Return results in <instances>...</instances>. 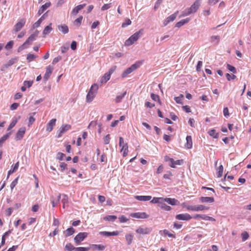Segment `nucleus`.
I'll return each instance as SVG.
<instances>
[{
	"label": "nucleus",
	"mask_w": 251,
	"mask_h": 251,
	"mask_svg": "<svg viewBox=\"0 0 251 251\" xmlns=\"http://www.w3.org/2000/svg\"><path fill=\"white\" fill-rule=\"evenodd\" d=\"M243 241H245L247 240L249 237L248 233L246 231L243 232L241 234Z\"/></svg>",
	"instance_id": "50"
},
{
	"label": "nucleus",
	"mask_w": 251,
	"mask_h": 251,
	"mask_svg": "<svg viewBox=\"0 0 251 251\" xmlns=\"http://www.w3.org/2000/svg\"><path fill=\"white\" fill-rule=\"evenodd\" d=\"M163 201L166 202L172 205H177L179 203L178 200L170 198H163Z\"/></svg>",
	"instance_id": "18"
},
{
	"label": "nucleus",
	"mask_w": 251,
	"mask_h": 251,
	"mask_svg": "<svg viewBox=\"0 0 251 251\" xmlns=\"http://www.w3.org/2000/svg\"><path fill=\"white\" fill-rule=\"evenodd\" d=\"M53 70V67L51 65H49L46 68V71L43 77V79L45 82H46L50 78L51 74H52Z\"/></svg>",
	"instance_id": "11"
},
{
	"label": "nucleus",
	"mask_w": 251,
	"mask_h": 251,
	"mask_svg": "<svg viewBox=\"0 0 251 251\" xmlns=\"http://www.w3.org/2000/svg\"><path fill=\"white\" fill-rule=\"evenodd\" d=\"M62 196V202L63 203V208H65L66 204L68 203V197L66 194H63Z\"/></svg>",
	"instance_id": "38"
},
{
	"label": "nucleus",
	"mask_w": 251,
	"mask_h": 251,
	"mask_svg": "<svg viewBox=\"0 0 251 251\" xmlns=\"http://www.w3.org/2000/svg\"><path fill=\"white\" fill-rule=\"evenodd\" d=\"M58 29L64 34H66L69 32L68 27L66 25H58Z\"/></svg>",
	"instance_id": "28"
},
{
	"label": "nucleus",
	"mask_w": 251,
	"mask_h": 251,
	"mask_svg": "<svg viewBox=\"0 0 251 251\" xmlns=\"http://www.w3.org/2000/svg\"><path fill=\"white\" fill-rule=\"evenodd\" d=\"M126 239L128 245H130L133 240V235L131 234H127L126 235Z\"/></svg>",
	"instance_id": "43"
},
{
	"label": "nucleus",
	"mask_w": 251,
	"mask_h": 251,
	"mask_svg": "<svg viewBox=\"0 0 251 251\" xmlns=\"http://www.w3.org/2000/svg\"><path fill=\"white\" fill-rule=\"evenodd\" d=\"M200 201L202 203H212L214 201V199L212 197H201L200 198Z\"/></svg>",
	"instance_id": "19"
},
{
	"label": "nucleus",
	"mask_w": 251,
	"mask_h": 251,
	"mask_svg": "<svg viewBox=\"0 0 251 251\" xmlns=\"http://www.w3.org/2000/svg\"><path fill=\"white\" fill-rule=\"evenodd\" d=\"M151 98L154 101L159 100V97L157 95L151 94Z\"/></svg>",
	"instance_id": "61"
},
{
	"label": "nucleus",
	"mask_w": 251,
	"mask_h": 251,
	"mask_svg": "<svg viewBox=\"0 0 251 251\" xmlns=\"http://www.w3.org/2000/svg\"><path fill=\"white\" fill-rule=\"evenodd\" d=\"M163 201V198H153V199L151 201V202L153 203H158V206Z\"/></svg>",
	"instance_id": "33"
},
{
	"label": "nucleus",
	"mask_w": 251,
	"mask_h": 251,
	"mask_svg": "<svg viewBox=\"0 0 251 251\" xmlns=\"http://www.w3.org/2000/svg\"><path fill=\"white\" fill-rule=\"evenodd\" d=\"M131 24V21L129 19H126L125 20V22L123 23L122 27H125L127 25H130Z\"/></svg>",
	"instance_id": "53"
},
{
	"label": "nucleus",
	"mask_w": 251,
	"mask_h": 251,
	"mask_svg": "<svg viewBox=\"0 0 251 251\" xmlns=\"http://www.w3.org/2000/svg\"><path fill=\"white\" fill-rule=\"evenodd\" d=\"M58 232L59 230L58 229V227H56L52 232L50 234L49 236L50 237L54 236L56 235H57L58 233Z\"/></svg>",
	"instance_id": "62"
},
{
	"label": "nucleus",
	"mask_w": 251,
	"mask_h": 251,
	"mask_svg": "<svg viewBox=\"0 0 251 251\" xmlns=\"http://www.w3.org/2000/svg\"><path fill=\"white\" fill-rule=\"evenodd\" d=\"M183 163V160H174L173 158L169 163V166L172 168H176V165H180Z\"/></svg>",
	"instance_id": "26"
},
{
	"label": "nucleus",
	"mask_w": 251,
	"mask_h": 251,
	"mask_svg": "<svg viewBox=\"0 0 251 251\" xmlns=\"http://www.w3.org/2000/svg\"><path fill=\"white\" fill-rule=\"evenodd\" d=\"M126 92L125 91V92H124L123 93L120 94V95H117L116 96V98L115 99V102L116 103H119V102H120L122 99L125 97V96L126 95Z\"/></svg>",
	"instance_id": "34"
},
{
	"label": "nucleus",
	"mask_w": 251,
	"mask_h": 251,
	"mask_svg": "<svg viewBox=\"0 0 251 251\" xmlns=\"http://www.w3.org/2000/svg\"><path fill=\"white\" fill-rule=\"evenodd\" d=\"M201 4V0H196L190 8L185 9L184 11H183L181 12L180 17H181L187 16L192 13L196 12L198 9L199 8Z\"/></svg>",
	"instance_id": "1"
},
{
	"label": "nucleus",
	"mask_w": 251,
	"mask_h": 251,
	"mask_svg": "<svg viewBox=\"0 0 251 251\" xmlns=\"http://www.w3.org/2000/svg\"><path fill=\"white\" fill-rule=\"evenodd\" d=\"M18 178L19 177H17L11 182L10 184V188L11 190H12L18 183Z\"/></svg>",
	"instance_id": "51"
},
{
	"label": "nucleus",
	"mask_w": 251,
	"mask_h": 251,
	"mask_svg": "<svg viewBox=\"0 0 251 251\" xmlns=\"http://www.w3.org/2000/svg\"><path fill=\"white\" fill-rule=\"evenodd\" d=\"M103 140H104V143L105 144H106V145L108 144L109 143L110 140V135L109 134L106 135L104 137Z\"/></svg>",
	"instance_id": "55"
},
{
	"label": "nucleus",
	"mask_w": 251,
	"mask_h": 251,
	"mask_svg": "<svg viewBox=\"0 0 251 251\" xmlns=\"http://www.w3.org/2000/svg\"><path fill=\"white\" fill-rule=\"evenodd\" d=\"M119 234V232L118 231H114L113 232L101 231L100 232V234L105 236H117Z\"/></svg>",
	"instance_id": "21"
},
{
	"label": "nucleus",
	"mask_w": 251,
	"mask_h": 251,
	"mask_svg": "<svg viewBox=\"0 0 251 251\" xmlns=\"http://www.w3.org/2000/svg\"><path fill=\"white\" fill-rule=\"evenodd\" d=\"M176 218L178 220L188 221L191 220L192 217L188 213H185L176 215Z\"/></svg>",
	"instance_id": "12"
},
{
	"label": "nucleus",
	"mask_w": 251,
	"mask_h": 251,
	"mask_svg": "<svg viewBox=\"0 0 251 251\" xmlns=\"http://www.w3.org/2000/svg\"><path fill=\"white\" fill-rule=\"evenodd\" d=\"M65 156V154L62 152H58L57 154L56 158L59 160H63Z\"/></svg>",
	"instance_id": "54"
},
{
	"label": "nucleus",
	"mask_w": 251,
	"mask_h": 251,
	"mask_svg": "<svg viewBox=\"0 0 251 251\" xmlns=\"http://www.w3.org/2000/svg\"><path fill=\"white\" fill-rule=\"evenodd\" d=\"M188 123H189V125H190V126L191 127H195V121L194 119L190 118L189 120Z\"/></svg>",
	"instance_id": "63"
},
{
	"label": "nucleus",
	"mask_w": 251,
	"mask_h": 251,
	"mask_svg": "<svg viewBox=\"0 0 251 251\" xmlns=\"http://www.w3.org/2000/svg\"><path fill=\"white\" fill-rule=\"evenodd\" d=\"M111 75L109 74L106 73L101 78L100 80V83H106L108 80H109L110 78Z\"/></svg>",
	"instance_id": "29"
},
{
	"label": "nucleus",
	"mask_w": 251,
	"mask_h": 251,
	"mask_svg": "<svg viewBox=\"0 0 251 251\" xmlns=\"http://www.w3.org/2000/svg\"><path fill=\"white\" fill-rule=\"evenodd\" d=\"M82 19H83L82 16L79 17L77 19H76L74 21V25H76V26H79L80 25L81 23Z\"/></svg>",
	"instance_id": "46"
},
{
	"label": "nucleus",
	"mask_w": 251,
	"mask_h": 251,
	"mask_svg": "<svg viewBox=\"0 0 251 251\" xmlns=\"http://www.w3.org/2000/svg\"><path fill=\"white\" fill-rule=\"evenodd\" d=\"M142 33V30H140L138 31L135 32L126 41L125 45L127 46L131 45L141 36Z\"/></svg>",
	"instance_id": "4"
},
{
	"label": "nucleus",
	"mask_w": 251,
	"mask_h": 251,
	"mask_svg": "<svg viewBox=\"0 0 251 251\" xmlns=\"http://www.w3.org/2000/svg\"><path fill=\"white\" fill-rule=\"evenodd\" d=\"M152 231V228L151 227H143L140 226L136 230V232L137 233L141 234H150Z\"/></svg>",
	"instance_id": "9"
},
{
	"label": "nucleus",
	"mask_w": 251,
	"mask_h": 251,
	"mask_svg": "<svg viewBox=\"0 0 251 251\" xmlns=\"http://www.w3.org/2000/svg\"><path fill=\"white\" fill-rule=\"evenodd\" d=\"M69 47L68 46H62L61 48V50H60L61 52L62 53H64L67 52V51L69 50Z\"/></svg>",
	"instance_id": "58"
},
{
	"label": "nucleus",
	"mask_w": 251,
	"mask_h": 251,
	"mask_svg": "<svg viewBox=\"0 0 251 251\" xmlns=\"http://www.w3.org/2000/svg\"><path fill=\"white\" fill-rule=\"evenodd\" d=\"M226 77L228 81L234 80L236 78V76L234 75H230L228 73L226 74Z\"/></svg>",
	"instance_id": "48"
},
{
	"label": "nucleus",
	"mask_w": 251,
	"mask_h": 251,
	"mask_svg": "<svg viewBox=\"0 0 251 251\" xmlns=\"http://www.w3.org/2000/svg\"><path fill=\"white\" fill-rule=\"evenodd\" d=\"M217 176L218 177H221L223 176L224 168L222 165H221L218 168Z\"/></svg>",
	"instance_id": "40"
},
{
	"label": "nucleus",
	"mask_w": 251,
	"mask_h": 251,
	"mask_svg": "<svg viewBox=\"0 0 251 251\" xmlns=\"http://www.w3.org/2000/svg\"><path fill=\"white\" fill-rule=\"evenodd\" d=\"M50 5L51 3L50 2H46L45 4L42 5V6L38 10V15H41L48 8H49L50 6Z\"/></svg>",
	"instance_id": "23"
},
{
	"label": "nucleus",
	"mask_w": 251,
	"mask_h": 251,
	"mask_svg": "<svg viewBox=\"0 0 251 251\" xmlns=\"http://www.w3.org/2000/svg\"><path fill=\"white\" fill-rule=\"evenodd\" d=\"M25 24V20L22 19L15 25L14 27V31L17 32L20 31Z\"/></svg>",
	"instance_id": "10"
},
{
	"label": "nucleus",
	"mask_w": 251,
	"mask_h": 251,
	"mask_svg": "<svg viewBox=\"0 0 251 251\" xmlns=\"http://www.w3.org/2000/svg\"><path fill=\"white\" fill-rule=\"evenodd\" d=\"M165 202V201H162L159 207L165 211H170L171 209V206L167 205Z\"/></svg>",
	"instance_id": "35"
},
{
	"label": "nucleus",
	"mask_w": 251,
	"mask_h": 251,
	"mask_svg": "<svg viewBox=\"0 0 251 251\" xmlns=\"http://www.w3.org/2000/svg\"><path fill=\"white\" fill-rule=\"evenodd\" d=\"M162 233L165 235H168L169 237L175 238V235L174 234L170 233L169 231L166 229H164L159 231V234L160 235H162Z\"/></svg>",
	"instance_id": "37"
},
{
	"label": "nucleus",
	"mask_w": 251,
	"mask_h": 251,
	"mask_svg": "<svg viewBox=\"0 0 251 251\" xmlns=\"http://www.w3.org/2000/svg\"><path fill=\"white\" fill-rule=\"evenodd\" d=\"M119 219L120 223H126L128 220V219L124 215H122L121 217H120L119 218Z\"/></svg>",
	"instance_id": "56"
},
{
	"label": "nucleus",
	"mask_w": 251,
	"mask_h": 251,
	"mask_svg": "<svg viewBox=\"0 0 251 251\" xmlns=\"http://www.w3.org/2000/svg\"><path fill=\"white\" fill-rule=\"evenodd\" d=\"M56 119H51L49 123L47 124L46 130L48 132H50L52 130L53 127L55 125Z\"/></svg>",
	"instance_id": "17"
},
{
	"label": "nucleus",
	"mask_w": 251,
	"mask_h": 251,
	"mask_svg": "<svg viewBox=\"0 0 251 251\" xmlns=\"http://www.w3.org/2000/svg\"><path fill=\"white\" fill-rule=\"evenodd\" d=\"M190 21L189 18H186L185 19L181 20L179 22H177L176 25V27H180L181 26L185 24L188 23Z\"/></svg>",
	"instance_id": "31"
},
{
	"label": "nucleus",
	"mask_w": 251,
	"mask_h": 251,
	"mask_svg": "<svg viewBox=\"0 0 251 251\" xmlns=\"http://www.w3.org/2000/svg\"><path fill=\"white\" fill-rule=\"evenodd\" d=\"M85 5L86 4H83L78 5L77 6L75 7L72 11V14L74 15L77 14L80 10H81L85 6Z\"/></svg>",
	"instance_id": "27"
},
{
	"label": "nucleus",
	"mask_w": 251,
	"mask_h": 251,
	"mask_svg": "<svg viewBox=\"0 0 251 251\" xmlns=\"http://www.w3.org/2000/svg\"><path fill=\"white\" fill-rule=\"evenodd\" d=\"M47 17L46 13H45L43 14L41 18L36 22H35L32 25L33 28H36L39 27L41 23L43 22V20H44Z\"/></svg>",
	"instance_id": "20"
},
{
	"label": "nucleus",
	"mask_w": 251,
	"mask_h": 251,
	"mask_svg": "<svg viewBox=\"0 0 251 251\" xmlns=\"http://www.w3.org/2000/svg\"><path fill=\"white\" fill-rule=\"evenodd\" d=\"M183 98V95L182 94H181L178 97H175L174 98L175 100L177 103L178 104H182V99Z\"/></svg>",
	"instance_id": "45"
},
{
	"label": "nucleus",
	"mask_w": 251,
	"mask_h": 251,
	"mask_svg": "<svg viewBox=\"0 0 251 251\" xmlns=\"http://www.w3.org/2000/svg\"><path fill=\"white\" fill-rule=\"evenodd\" d=\"M184 207H186L188 210H192L193 211H204L209 209V207L203 205H184Z\"/></svg>",
	"instance_id": "5"
},
{
	"label": "nucleus",
	"mask_w": 251,
	"mask_h": 251,
	"mask_svg": "<svg viewBox=\"0 0 251 251\" xmlns=\"http://www.w3.org/2000/svg\"><path fill=\"white\" fill-rule=\"evenodd\" d=\"M111 3H107V4H104L102 7H101V10L104 11L107 9H108L111 7Z\"/></svg>",
	"instance_id": "57"
},
{
	"label": "nucleus",
	"mask_w": 251,
	"mask_h": 251,
	"mask_svg": "<svg viewBox=\"0 0 251 251\" xmlns=\"http://www.w3.org/2000/svg\"><path fill=\"white\" fill-rule=\"evenodd\" d=\"M117 217L115 215H108L104 218V220L105 221H114L116 219H117Z\"/></svg>",
	"instance_id": "41"
},
{
	"label": "nucleus",
	"mask_w": 251,
	"mask_h": 251,
	"mask_svg": "<svg viewBox=\"0 0 251 251\" xmlns=\"http://www.w3.org/2000/svg\"><path fill=\"white\" fill-rule=\"evenodd\" d=\"M14 45V42L13 41H10L8 42L5 46V49L7 50L10 49L12 48Z\"/></svg>",
	"instance_id": "52"
},
{
	"label": "nucleus",
	"mask_w": 251,
	"mask_h": 251,
	"mask_svg": "<svg viewBox=\"0 0 251 251\" xmlns=\"http://www.w3.org/2000/svg\"><path fill=\"white\" fill-rule=\"evenodd\" d=\"M92 246L94 247V250L103 251L104 249V247L101 245H92Z\"/></svg>",
	"instance_id": "47"
},
{
	"label": "nucleus",
	"mask_w": 251,
	"mask_h": 251,
	"mask_svg": "<svg viewBox=\"0 0 251 251\" xmlns=\"http://www.w3.org/2000/svg\"><path fill=\"white\" fill-rule=\"evenodd\" d=\"M25 132V127H22L20 128L16 133L15 139L17 141L21 140Z\"/></svg>",
	"instance_id": "14"
},
{
	"label": "nucleus",
	"mask_w": 251,
	"mask_h": 251,
	"mask_svg": "<svg viewBox=\"0 0 251 251\" xmlns=\"http://www.w3.org/2000/svg\"><path fill=\"white\" fill-rule=\"evenodd\" d=\"M206 217L207 215H206L196 214L193 216V218L195 219H201L202 220H206Z\"/></svg>",
	"instance_id": "44"
},
{
	"label": "nucleus",
	"mask_w": 251,
	"mask_h": 251,
	"mask_svg": "<svg viewBox=\"0 0 251 251\" xmlns=\"http://www.w3.org/2000/svg\"><path fill=\"white\" fill-rule=\"evenodd\" d=\"M51 24L50 23L49 25L45 27L44 28L43 34L44 35H46L48 34L52 30V28L51 27Z\"/></svg>",
	"instance_id": "36"
},
{
	"label": "nucleus",
	"mask_w": 251,
	"mask_h": 251,
	"mask_svg": "<svg viewBox=\"0 0 251 251\" xmlns=\"http://www.w3.org/2000/svg\"><path fill=\"white\" fill-rule=\"evenodd\" d=\"M208 133L210 136H212L214 138H217L218 137V134L216 133L215 129H211L209 131Z\"/></svg>",
	"instance_id": "42"
},
{
	"label": "nucleus",
	"mask_w": 251,
	"mask_h": 251,
	"mask_svg": "<svg viewBox=\"0 0 251 251\" xmlns=\"http://www.w3.org/2000/svg\"><path fill=\"white\" fill-rule=\"evenodd\" d=\"M11 132H9L6 133L5 135H3L0 139V148L2 146L3 143L11 135Z\"/></svg>",
	"instance_id": "32"
},
{
	"label": "nucleus",
	"mask_w": 251,
	"mask_h": 251,
	"mask_svg": "<svg viewBox=\"0 0 251 251\" xmlns=\"http://www.w3.org/2000/svg\"><path fill=\"white\" fill-rule=\"evenodd\" d=\"M18 122V119L16 118H14L12 119V122H11L10 124L9 125L7 130H10L11 128H12L13 127L15 126L16 124H17Z\"/></svg>",
	"instance_id": "39"
},
{
	"label": "nucleus",
	"mask_w": 251,
	"mask_h": 251,
	"mask_svg": "<svg viewBox=\"0 0 251 251\" xmlns=\"http://www.w3.org/2000/svg\"><path fill=\"white\" fill-rule=\"evenodd\" d=\"M98 89L99 86L96 83H94L91 86L86 96V101L87 102H90L93 100L97 93Z\"/></svg>",
	"instance_id": "2"
},
{
	"label": "nucleus",
	"mask_w": 251,
	"mask_h": 251,
	"mask_svg": "<svg viewBox=\"0 0 251 251\" xmlns=\"http://www.w3.org/2000/svg\"><path fill=\"white\" fill-rule=\"evenodd\" d=\"M220 40L219 36H212L211 37L210 42L215 45L218 44Z\"/></svg>",
	"instance_id": "30"
},
{
	"label": "nucleus",
	"mask_w": 251,
	"mask_h": 251,
	"mask_svg": "<svg viewBox=\"0 0 251 251\" xmlns=\"http://www.w3.org/2000/svg\"><path fill=\"white\" fill-rule=\"evenodd\" d=\"M139 67V64H133L130 67L124 71L122 75V77L124 78L126 77L128 75L131 73L133 71L135 70Z\"/></svg>",
	"instance_id": "7"
},
{
	"label": "nucleus",
	"mask_w": 251,
	"mask_h": 251,
	"mask_svg": "<svg viewBox=\"0 0 251 251\" xmlns=\"http://www.w3.org/2000/svg\"><path fill=\"white\" fill-rule=\"evenodd\" d=\"M227 67L230 72H232L233 74H235L236 73V69L234 67L230 65L229 64H227Z\"/></svg>",
	"instance_id": "49"
},
{
	"label": "nucleus",
	"mask_w": 251,
	"mask_h": 251,
	"mask_svg": "<svg viewBox=\"0 0 251 251\" xmlns=\"http://www.w3.org/2000/svg\"><path fill=\"white\" fill-rule=\"evenodd\" d=\"M33 82L30 81H25L24 85L27 87H30L32 85Z\"/></svg>",
	"instance_id": "60"
},
{
	"label": "nucleus",
	"mask_w": 251,
	"mask_h": 251,
	"mask_svg": "<svg viewBox=\"0 0 251 251\" xmlns=\"http://www.w3.org/2000/svg\"><path fill=\"white\" fill-rule=\"evenodd\" d=\"M88 233L87 232H80L77 234L74 238V241L77 244L83 241L84 239L87 237Z\"/></svg>",
	"instance_id": "8"
},
{
	"label": "nucleus",
	"mask_w": 251,
	"mask_h": 251,
	"mask_svg": "<svg viewBox=\"0 0 251 251\" xmlns=\"http://www.w3.org/2000/svg\"><path fill=\"white\" fill-rule=\"evenodd\" d=\"M70 128L71 126L70 125L66 124L62 125L58 131V137H60L63 133L70 129Z\"/></svg>",
	"instance_id": "13"
},
{
	"label": "nucleus",
	"mask_w": 251,
	"mask_h": 251,
	"mask_svg": "<svg viewBox=\"0 0 251 251\" xmlns=\"http://www.w3.org/2000/svg\"><path fill=\"white\" fill-rule=\"evenodd\" d=\"M135 198L136 200L140 201H150L151 199V196H135Z\"/></svg>",
	"instance_id": "25"
},
{
	"label": "nucleus",
	"mask_w": 251,
	"mask_h": 251,
	"mask_svg": "<svg viewBox=\"0 0 251 251\" xmlns=\"http://www.w3.org/2000/svg\"><path fill=\"white\" fill-rule=\"evenodd\" d=\"M186 143L185 145V148L188 149H190L192 148L193 143L192 137L191 136L188 135L186 138Z\"/></svg>",
	"instance_id": "24"
},
{
	"label": "nucleus",
	"mask_w": 251,
	"mask_h": 251,
	"mask_svg": "<svg viewBox=\"0 0 251 251\" xmlns=\"http://www.w3.org/2000/svg\"><path fill=\"white\" fill-rule=\"evenodd\" d=\"M178 13V11H177L175 13L173 14L172 15L167 17V19L163 22L164 25L166 26L169 23L174 21L176 19Z\"/></svg>",
	"instance_id": "15"
},
{
	"label": "nucleus",
	"mask_w": 251,
	"mask_h": 251,
	"mask_svg": "<svg viewBox=\"0 0 251 251\" xmlns=\"http://www.w3.org/2000/svg\"><path fill=\"white\" fill-rule=\"evenodd\" d=\"M35 58V56L32 54H28L27 56V59L29 62H31L33 60V59Z\"/></svg>",
	"instance_id": "59"
},
{
	"label": "nucleus",
	"mask_w": 251,
	"mask_h": 251,
	"mask_svg": "<svg viewBox=\"0 0 251 251\" xmlns=\"http://www.w3.org/2000/svg\"><path fill=\"white\" fill-rule=\"evenodd\" d=\"M77 43L75 41H73L71 45V48L74 50L76 49Z\"/></svg>",
	"instance_id": "64"
},
{
	"label": "nucleus",
	"mask_w": 251,
	"mask_h": 251,
	"mask_svg": "<svg viewBox=\"0 0 251 251\" xmlns=\"http://www.w3.org/2000/svg\"><path fill=\"white\" fill-rule=\"evenodd\" d=\"M39 31L36 30L26 40V41L19 48V50H23L27 48L31 43L35 41L39 34Z\"/></svg>",
	"instance_id": "3"
},
{
	"label": "nucleus",
	"mask_w": 251,
	"mask_h": 251,
	"mask_svg": "<svg viewBox=\"0 0 251 251\" xmlns=\"http://www.w3.org/2000/svg\"><path fill=\"white\" fill-rule=\"evenodd\" d=\"M131 216L135 218L146 219L149 217V215L145 212H137L132 213Z\"/></svg>",
	"instance_id": "16"
},
{
	"label": "nucleus",
	"mask_w": 251,
	"mask_h": 251,
	"mask_svg": "<svg viewBox=\"0 0 251 251\" xmlns=\"http://www.w3.org/2000/svg\"><path fill=\"white\" fill-rule=\"evenodd\" d=\"M75 232V229L71 226L63 232V234L65 237H67L73 235Z\"/></svg>",
	"instance_id": "22"
},
{
	"label": "nucleus",
	"mask_w": 251,
	"mask_h": 251,
	"mask_svg": "<svg viewBox=\"0 0 251 251\" xmlns=\"http://www.w3.org/2000/svg\"><path fill=\"white\" fill-rule=\"evenodd\" d=\"M65 249L68 251H72L73 250L75 251H88L90 248L85 247H74L71 243H68L65 246Z\"/></svg>",
	"instance_id": "6"
}]
</instances>
